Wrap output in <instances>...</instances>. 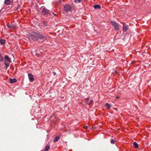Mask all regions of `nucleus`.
<instances>
[{
    "instance_id": "obj_1",
    "label": "nucleus",
    "mask_w": 151,
    "mask_h": 151,
    "mask_svg": "<svg viewBox=\"0 0 151 151\" xmlns=\"http://www.w3.org/2000/svg\"><path fill=\"white\" fill-rule=\"evenodd\" d=\"M27 38L31 40L39 41L42 40L46 39V37L44 35H41L38 33L33 32H32L31 34L28 35Z\"/></svg>"
},
{
    "instance_id": "obj_2",
    "label": "nucleus",
    "mask_w": 151,
    "mask_h": 151,
    "mask_svg": "<svg viewBox=\"0 0 151 151\" xmlns=\"http://www.w3.org/2000/svg\"><path fill=\"white\" fill-rule=\"evenodd\" d=\"M42 13L43 15L46 17L51 16V14L49 12V11L45 8L43 9Z\"/></svg>"
},
{
    "instance_id": "obj_3",
    "label": "nucleus",
    "mask_w": 151,
    "mask_h": 151,
    "mask_svg": "<svg viewBox=\"0 0 151 151\" xmlns=\"http://www.w3.org/2000/svg\"><path fill=\"white\" fill-rule=\"evenodd\" d=\"M64 9L65 11H69L71 9V6L70 5L67 4L64 6Z\"/></svg>"
},
{
    "instance_id": "obj_4",
    "label": "nucleus",
    "mask_w": 151,
    "mask_h": 151,
    "mask_svg": "<svg viewBox=\"0 0 151 151\" xmlns=\"http://www.w3.org/2000/svg\"><path fill=\"white\" fill-rule=\"evenodd\" d=\"M111 23L116 30H119V27L116 23L113 21H111Z\"/></svg>"
},
{
    "instance_id": "obj_5",
    "label": "nucleus",
    "mask_w": 151,
    "mask_h": 151,
    "mask_svg": "<svg viewBox=\"0 0 151 151\" xmlns=\"http://www.w3.org/2000/svg\"><path fill=\"white\" fill-rule=\"evenodd\" d=\"M29 78L30 81L32 82L34 81V79L33 77V75L30 73H29L28 74Z\"/></svg>"
},
{
    "instance_id": "obj_6",
    "label": "nucleus",
    "mask_w": 151,
    "mask_h": 151,
    "mask_svg": "<svg viewBox=\"0 0 151 151\" xmlns=\"http://www.w3.org/2000/svg\"><path fill=\"white\" fill-rule=\"evenodd\" d=\"M128 26L125 24H124L123 26V29L124 31H126L128 29Z\"/></svg>"
},
{
    "instance_id": "obj_7",
    "label": "nucleus",
    "mask_w": 151,
    "mask_h": 151,
    "mask_svg": "<svg viewBox=\"0 0 151 151\" xmlns=\"http://www.w3.org/2000/svg\"><path fill=\"white\" fill-rule=\"evenodd\" d=\"M86 103L88 105H90L93 103V101L92 100L90 99H87Z\"/></svg>"
},
{
    "instance_id": "obj_8",
    "label": "nucleus",
    "mask_w": 151,
    "mask_h": 151,
    "mask_svg": "<svg viewBox=\"0 0 151 151\" xmlns=\"http://www.w3.org/2000/svg\"><path fill=\"white\" fill-rule=\"evenodd\" d=\"M9 81L11 83H13L16 82L17 80L15 78L12 79L10 78L9 79Z\"/></svg>"
},
{
    "instance_id": "obj_9",
    "label": "nucleus",
    "mask_w": 151,
    "mask_h": 151,
    "mask_svg": "<svg viewBox=\"0 0 151 151\" xmlns=\"http://www.w3.org/2000/svg\"><path fill=\"white\" fill-rule=\"evenodd\" d=\"M93 7L95 9H100L101 8V6L99 4L94 5Z\"/></svg>"
},
{
    "instance_id": "obj_10",
    "label": "nucleus",
    "mask_w": 151,
    "mask_h": 151,
    "mask_svg": "<svg viewBox=\"0 0 151 151\" xmlns=\"http://www.w3.org/2000/svg\"><path fill=\"white\" fill-rule=\"evenodd\" d=\"M4 3L6 5H9L10 4L11 1L10 0H5Z\"/></svg>"
},
{
    "instance_id": "obj_11",
    "label": "nucleus",
    "mask_w": 151,
    "mask_h": 151,
    "mask_svg": "<svg viewBox=\"0 0 151 151\" xmlns=\"http://www.w3.org/2000/svg\"><path fill=\"white\" fill-rule=\"evenodd\" d=\"M4 59L6 60L8 62L10 63L11 62V59L9 58L7 55H6L4 57Z\"/></svg>"
},
{
    "instance_id": "obj_12",
    "label": "nucleus",
    "mask_w": 151,
    "mask_h": 151,
    "mask_svg": "<svg viewBox=\"0 0 151 151\" xmlns=\"http://www.w3.org/2000/svg\"><path fill=\"white\" fill-rule=\"evenodd\" d=\"M6 43V40L3 39H1L0 40V43L2 45H4Z\"/></svg>"
},
{
    "instance_id": "obj_13",
    "label": "nucleus",
    "mask_w": 151,
    "mask_h": 151,
    "mask_svg": "<svg viewBox=\"0 0 151 151\" xmlns=\"http://www.w3.org/2000/svg\"><path fill=\"white\" fill-rule=\"evenodd\" d=\"M7 27H8L9 28H13L14 27V26H13V25L12 24H7Z\"/></svg>"
},
{
    "instance_id": "obj_14",
    "label": "nucleus",
    "mask_w": 151,
    "mask_h": 151,
    "mask_svg": "<svg viewBox=\"0 0 151 151\" xmlns=\"http://www.w3.org/2000/svg\"><path fill=\"white\" fill-rule=\"evenodd\" d=\"M133 145L135 148H137L139 147V145L136 142H134L133 143Z\"/></svg>"
},
{
    "instance_id": "obj_15",
    "label": "nucleus",
    "mask_w": 151,
    "mask_h": 151,
    "mask_svg": "<svg viewBox=\"0 0 151 151\" xmlns=\"http://www.w3.org/2000/svg\"><path fill=\"white\" fill-rule=\"evenodd\" d=\"M60 137L58 136L55 137L53 140L54 142H57L59 139H60Z\"/></svg>"
},
{
    "instance_id": "obj_16",
    "label": "nucleus",
    "mask_w": 151,
    "mask_h": 151,
    "mask_svg": "<svg viewBox=\"0 0 151 151\" xmlns=\"http://www.w3.org/2000/svg\"><path fill=\"white\" fill-rule=\"evenodd\" d=\"M4 63L5 65V66L6 68H8L9 66V64L7 63L6 61H4Z\"/></svg>"
},
{
    "instance_id": "obj_17",
    "label": "nucleus",
    "mask_w": 151,
    "mask_h": 151,
    "mask_svg": "<svg viewBox=\"0 0 151 151\" xmlns=\"http://www.w3.org/2000/svg\"><path fill=\"white\" fill-rule=\"evenodd\" d=\"M115 141L113 139H111V144H114L115 143Z\"/></svg>"
},
{
    "instance_id": "obj_18",
    "label": "nucleus",
    "mask_w": 151,
    "mask_h": 151,
    "mask_svg": "<svg viewBox=\"0 0 151 151\" xmlns=\"http://www.w3.org/2000/svg\"><path fill=\"white\" fill-rule=\"evenodd\" d=\"M106 106L108 109H109L111 107L110 105L108 103H106Z\"/></svg>"
},
{
    "instance_id": "obj_19",
    "label": "nucleus",
    "mask_w": 151,
    "mask_h": 151,
    "mask_svg": "<svg viewBox=\"0 0 151 151\" xmlns=\"http://www.w3.org/2000/svg\"><path fill=\"white\" fill-rule=\"evenodd\" d=\"M81 0H74V1L76 3H79L81 2Z\"/></svg>"
},
{
    "instance_id": "obj_20",
    "label": "nucleus",
    "mask_w": 151,
    "mask_h": 151,
    "mask_svg": "<svg viewBox=\"0 0 151 151\" xmlns=\"http://www.w3.org/2000/svg\"><path fill=\"white\" fill-rule=\"evenodd\" d=\"M49 148H50V146L48 145H47L45 147V149L46 150H47V151L49 149Z\"/></svg>"
},
{
    "instance_id": "obj_21",
    "label": "nucleus",
    "mask_w": 151,
    "mask_h": 151,
    "mask_svg": "<svg viewBox=\"0 0 151 151\" xmlns=\"http://www.w3.org/2000/svg\"><path fill=\"white\" fill-rule=\"evenodd\" d=\"M42 24L45 26H46L47 25V23L45 21H43Z\"/></svg>"
},
{
    "instance_id": "obj_22",
    "label": "nucleus",
    "mask_w": 151,
    "mask_h": 151,
    "mask_svg": "<svg viewBox=\"0 0 151 151\" xmlns=\"http://www.w3.org/2000/svg\"><path fill=\"white\" fill-rule=\"evenodd\" d=\"M35 55H36L37 57H39V54H35Z\"/></svg>"
},
{
    "instance_id": "obj_23",
    "label": "nucleus",
    "mask_w": 151,
    "mask_h": 151,
    "mask_svg": "<svg viewBox=\"0 0 151 151\" xmlns=\"http://www.w3.org/2000/svg\"><path fill=\"white\" fill-rule=\"evenodd\" d=\"M88 128V127L87 126H85L84 127V128L85 129H87Z\"/></svg>"
},
{
    "instance_id": "obj_24",
    "label": "nucleus",
    "mask_w": 151,
    "mask_h": 151,
    "mask_svg": "<svg viewBox=\"0 0 151 151\" xmlns=\"http://www.w3.org/2000/svg\"><path fill=\"white\" fill-rule=\"evenodd\" d=\"M0 60L1 61H3V58H0Z\"/></svg>"
},
{
    "instance_id": "obj_25",
    "label": "nucleus",
    "mask_w": 151,
    "mask_h": 151,
    "mask_svg": "<svg viewBox=\"0 0 151 151\" xmlns=\"http://www.w3.org/2000/svg\"><path fill=\"white\" fill-rule=\"evenodd\" d=\"M52 14H53L55 16H57V15H56V14H54V13H52Z\"/></svg>"
},
{
    "instance_id": "obj_26",
    "label": "nucleus",
    "mask_w": 151,
    "mask_h": 151,
    "mask_svg": "<svg viewBox=\"0 0 151 151\" xmlns=\"http://www.w3.org/2000/svg\"><path fill=\"white\" fill-rule=\"evenodd\" d=\"M44 151H47V150L45 149Z\"/></svg>"
},
{
    "instance_id": "obj_27",
    "label": "nucleus",
    "mask_w": 151,
    "mask_h": 151,
    "mask_svg": "<svg viewBox=\"0 0 151 151\" xmlns=\"http://www.w3.org/2000/svg\"><path fill=\"white\" fill-rule=\"evenodd\" d=\"M115 110H117V109H115Z\"/></svg>"
}]
</instances>
